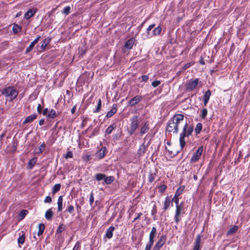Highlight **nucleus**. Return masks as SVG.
Instances as JSON below:
<instances>
[{
	"label": "nucleus",
	"instance_id": "1",
	"mask_svg": "<svg viewBox=\"0 0 250 250\" xmlns=\"http://www.w3.org/2000/svg\"><path fill=\"white\" fill-rule=\"evenodd\" d=\"M184 119V114H175L169 120L166 128L167 130L169 132L177 134L179 132V125Z\"/></svg>",
	"mask_w": 250,
	"mask_h": 250
},
{
	"label": "nucleus",
	"instance_id": "2",
	"mask_svg": "<svg viewBox=\"0 0 250 250\" xmlns=\"http://www.w3.org/2000/svg\"><path fill=\"white\" fill-rule=\"evenodd\" d=\"M194 130L193 126L186 123L180 134L179 143L181 149H183L186 146L185 138L192 135Z\"/></svg>",
	"mask_w": 250,
	"mask_h": 250
},
{
	"label": "nucleus",
	"instance_id": "3",
	"mask_svg": "<svg viewBox=\"0 0 250 250\" xmlns=\"http://www.w3.org/2000/svg\"><path fill=\"white\" fill-rule=\"evenodd\" d=\"M19 94V91L14 86H8L2 89L1 94L4 95L9 102L13 101L16 98Z\"/></svg>",
	"mask_w": 250,
	"mask_h": 250
},
{
	"label": "nucleus",
	"instance_id": "4",
	"mask_svg": "<svg viewBox=\"0 0 250 250\" xmlns=\"http://www.w3.org/2000/svg\"><path fill=\"white\" fill-rule=\"evenodd\" d=\"M130 126L128 129V133L130 135H132L139 127L140 122L138 115H133L130 118Z\"/></svg>",
	"mask_w": 250,
	"mask_h": 250
},
{
	"label": "nucleus",
	"instance_id": "5",
	"mask_svg": "<svg viewBox=\"0 0 250 250\" xmlns=\"http://www.w3.org/2000/svg\"><path fill=\"white\" fill-rule=\"evenodd\" d=\"M184 210L183 202L181 203L179 205L176 206V210L174 219L176 224L178 225L181 220V215L185 213Z\"/></svg>",
	"mask_w": 250,
	"mask_h": 250
},
{
	"label": "nucleus",
	"instance_id": "6",
	"mask_svg": "<svg viewBox=\"0 0 250 250\" xmlns=\"http://www.w3.org/2000/svg\"><path fill=\"white\" fill-rule=\"evenodd\" d=\"M203 146H200L197 150L193 154L191 157L190 162L191 163H194L197 162L201 158V156L203 152Z\"/></svg>",
	"mask_w": 250,
	"mask_h": 250
},
{
	"label": "nucleus",
	"instance_id": "7",
	"mask_svg": "<svg viewBox=\"0 0 250 250\" xmlns=\"http://www.w3.org/2000/svg\"><path fill=\"white\" fill-rule=\"evenodd\" d=\"M167 240V236L165 235H161L155 243L152 250H160L165 245Z\"/></svg>",
	"mask_w": 250,
	"mask_h": 250
},
{
	"label": "nucleus",
	"instance_id": "8",
	"mask_svg": "<svg viewBox=\"0 0 250 250\" xmlns=\"http://www.w3.org/2000/svg\"><path fill=\"white\" fill-rule=\"evenodd\" d=\"M199 83V79L196 78L195 79H191L187 84H186V89L187 90L191 91L194 90L198 84Z\"/></svg>",
	"mask_w": 250,
	"mask_h": 250
},
{
	"label": "nucleus",
	"instance_id": "9",
	"mask_svg": "<svg viewBox=\"0 0 250 250\" xmlns=\"http://www.w3.org/2000/svg\"><path fill=\"white\" fill-rule=\"evenodd\" d=\"M143 99V97L141 95H136L128 101V105L133 107L138 104Z\"/></svg>",
	"mask_w": 250,
	"mask_h": 250
},
{
	"label": "nucleus",
	"instance_id": "10",
	"mask_svg": "<svg viewBox=\"0 0 250 250\" xmlns=\"http://www.w3.org/2000/svg\"><path fill=\"white\" fill-rule=\"evenodd\" d=\"M51 39L49 37L45 38L42 42L41 45L40 46L38 51L40 52H42L45 51L46 46L50 42Z\"/></svg>",
	"mask_w": 250,
	"mask_h": 250
},
{
	"label": "nucleus",
	"instance_id": "11",
	"mask_svg": "<svg viewBox=\"0 0 250 250\" xmlns=\"http://www.w3.org/2000/svg\"><path fill=\"white\" fill-rule=\"evenodd\" d=\"M157 235V229L155 227H153L149 234L148 242L154 244L155 239Z\"/></svg>",
	"mask_w": 250,
	"mask_h": 250
},
{
	"label": "nucleus",
	"instance_id": "12",
	"mask_svg": "<svg viewBox=\"0 0 250 250\" xmlns=\"http://www.w3.org/2000/svg\"><path fill=\"white\" fill-rule=\"evenodd\" d=\"M148 147V144L146 145L145 143H144L143 144H142L138 151H137V154L139 157L143 156L145 153H146V150L147 149Z\"/></svg>",
	"mask_w": 250,
	"mask_h": 250
},
{
	"label": "nucleus",
	"instance_id": "13",
	"mask_svg": "<svg viewBox=\"0 0 250 250\" xmlns=\"http://www.w3.org/2000/svg\"><path fill=\"white\" fill-rule=\"evenodd\" d=\"M201 236L198 234L195 239L192 250H201Z\"/></svg>",
	"mask_w": 250,
	"mask_h": 250
},
{
	"label": "nucleus",
	"instance_id": "14",
	"mask_svg": "<svg viewBox=\"0 0 250 250\" xmlns=\"http://www.w3.org/2000/svg\"><path fill=\"white\" fill-rule=\"evenodd\" d=\"M149 124L148 122H145L143 125H142L140 130V134L141 135H143V134L147 133L149 129Z\"/></svg>",
	"mask_w": 250,
	"mask_h": 250
},
{
	"label": "nucleus",
	"instance_id": "15",
	"mask_svg": "<svg viewBox=\"0 0 250 250\" xmlns=\"http://www.w3.org/2000/svg\"><path fill=\"white\" fill-rule=\"evenodd\" d=\"M170 204L172 206H173V204L172 203H171L170 198L168 196H167V197H165L164 202L163 204V209H164V211H165L167 210L169 207H170Z\"/></svg>",
	"mask_w": 250,
	"mask_h": 250
},
{
	"label": "nucleus",
	"instance_id": "16",
	"mask_svg": "<svg viewBox=\"0 0 250 250\" xmlns=\"http://www.w3.org/2000/svg\"><path fill=\"white\" fill-rule=\"evenodd\" d=\"M107 150L105 147H102L96 153V156L99 159H103L106 154Z\"/></svg>",
	"mask_w": 250,
	"mask_h": 250
},
{
	"label": "nucleus",
	"instance_id": "17",
	"mask_svg": "<svg viewBox=\"0 0 250 250\" xmlns=\"http://www.w3.org/2000/svg\"><path fill=\"white\" fill-rule=\"evenodd\" d=\"M37 11V10L36 8L28 10L24 15V19L29 20L36 13Z\"/></svg>",
	"mask_w": 250,
	"mask_h": 250
},
{
	"label": "nucleus",
	"instance_id": "18",
	"mask_svg": "<svg viewBox=\"0 0 250 250\" xmlns=\"http://www.w3.org/2000/svg\"><path fill=\"white\" fill-rule=\"evenodd\" d=\"M117 104H113L112 108L107 113L105 117L107 118L111 117L117 112Z\"/></svg>",
	"mask_w": 250,
	"mask_h": 250
},
{
	"label": "nucleus",
	"instance_id": "19",
	"mask_svg": "<svg viewBox=\"0 0 250 250\" xmlns=\"http://www.w3.org/2000/svg\"><path fill=\"white\" fill-rule=\"evenodd\" d=\"M115 229V227L111 226L109 227V228L106 230L105 237L107 238L108 239H111L113 236V231Z\"/></svg>",
	"mask_w": 250,
	"mask_h": 250
},
{
	"label": "nucleus",
	"instance_id": "20",
	"mask_svg": "<svg viewBox=\"0 0 250 250\" xmlns=\"http://www.w3.org/2000/svg\"><path fill=\"white\" fill-rule=\"evenodd\" d=\"M19 237L18 239V243L20 246L21 245H23L24 243L25 240V234L24 231H21L19 233Z\"/></svg>",
	"mask_w": 250,
	"mask_h": 250
},
{
	"label": "nucleus",
	"instance_id": "21",
	"mask_svg": "<svg viewBox=\"0 0 250 250\" xmlns=\"http://www.w3.org/2000/svg\"><path fill=\"white\" fill-rule=\"evenodd\" d=\"M37 118V115L36 113L32 114V115L27 117L24 121L23 122V124L30 123Z\"/></svg>",
	"mask_w": 250,
	"mask_h": 250
},
{
	"label": "nucleus",
	"instance_id": "22",
	"mask_svg": "<svg viewBox=\"0 0 250 250\" xmlns=\"http://www.w3.org/2000/svg\"><path fill=\"white\" fill-rule=\"evenodd\" d=\"M211 94V93L210 90H208L204 93L203 95V102L205 106L208 103Z\"/></svg>",
	"mask_w": 250,
	"mask_h": 250
},
{
	"label": "nucleus",
	"instance_id": "23",
	"mask_svg": "<svg viewBox=\"0 0 250 250\" xmlns=\"http://www.w3.org/2000/svg\"><path fill=\"white\" fill-rule=\"evenodd\" d=\"M165 149L167 152V156L171 158L174 157L178 153V151L173 150L172 149H167L166 146L165 147Z\"/></svg>",
	"mask_w": 250,
	"mask_h": 250
},
{
	"label": "nucleus",
	"instance_id": "24",
	"mask_svg": "<svg viewBox=\"0 0 250 250\" xmlns=\"http://www.w3.org/2000/svg\"><path fill=\"white\" fill-rule=\"evenodd\" d=\"M135 39L133 38H132L126 42L125 44V47L128 49H130L132 48Z\"/></svg>",
	"mask_w": 250,
	"mask_h": 250
},
{
	"label": "nucleus",
	"instance_id": "25",
	"mask_svg": "<svg viewBox=\"0 0 250 250\" xmlns=\"http://www.w3.org/2000/svg\"><path fill=\"white\" fill-rule=\"evenodd\" d=\"M37 161V157H34L32 159H31L28 163L27 168L28 169H32L34 166H35V164L36 163Z\"/></svg>",
	"mask_w": 250,
	"mask_h": 250
},
{
	"label": "nucleus",
	"instance_id": "26",
	"mask_svg": "<svg viewBox=\"0 0 250 250\" xmlns=\"http://www.w3.org/2000/svg\"><path fill=\"white\" fill-rule=\"evenodd\" d=\"M63 196H60L58 199L57 204H58V211H62L63 209Z\"/></svg>",
	"mask_w": 250,
	"mask_h": 250
},
{
	"label": "nucleus",
	"instance_id": "27",
	"mask_svg": "<svg viewBox=\"0 0 250 250\" xmlns=\"http://www.w3.org/2000/svg\"><path fill=\"white\" fill-rule=\"evenodd\" d=\"M58 116V114L56 113V111L53 109H51L48 114L47 115V118L54 119L57 117Z\"/></svg>",
	"mask_w": 250,
	"mask_h": 250
},
{
	"label": "nucleus",
	"instance_id": "28",
	"mask_svg": "<svg viewBox=\"0 0 250 250\" xmlns=\"http://www.w3.org/2000/svg\"><path fill=\"white\" fill-rule=\"evenodd\" d=\"M53 215V212L51 208L48 209L45 213V217L46 219L48 221L52 220Z\"/></svg>",
	"mask_w": 250,
	"mask_h": 250
},
{
	"label": "nucleus",
	"instance_id": "29",
	"mask_svg": "<svg viewBox=\"0 0 250 250\" xmlns=\"http://www.w3.org/2000/svg\"><path fill=\"white\" fill-rule=\"evenodd\" d=\"M185 189V186L184 185L180 186L178 189L176 190L174 195L179 197L184 191Z\"/></svg>",
	"mask_w": 250,
	"mask_h": 250
},
{
	"label": "nucleus",
	"instance_id": "30",
	"mask_svg": "<svg viewBox=\"0 0 250 250\" xmlns=\"http://www.w3.org/2000/svg\"><path fill=\"white\" fill-rule=\"evenodd\" d=\"M203 128L202 124L200 123H198L197 124L195 128V135L197 136L200 133Z\"/></svg>",
	"mask_w": 250,
	"mask_h": 250
},
{
	"label": "nucleus",
	"instance_id": "31",
	"mask_svg": "<svg viewBox=\"0 0 250 250\" xmlns=\"http://www.w3.org/2000/svg\"><path fill=\"white\" fill-rule=\"evenodd\" d=\"M115 180V178L113 176H110L107 177L105 175V178H104V182L105 184L107 185L110 184L112 183Z\"/></svg>",
	"mask_w": 250,
	"mask_h": 250
},
{
	"label": "nucleus",
	"instance_id": "32",
	"mask_svg": "<svg viewBox=\"0 0 250 250\" xmlns=\"http://www.w3.org/2000/svg\"><path fill=\"white\" fill-rule=\"evenodd\" d=\"M162 31V27L161 26H158L154 29L152 31V35L153 36L159 35Z\"/></svg>",
	"mask_w": 250,
	"mask_h": 250
},
{
	"label": "nucleus",
	"instance_id": "33",
	"mask_svg": "<svg viewBox=\"0 0 250 250\" xmlns=\"http://www.w3.org/2000/svg\"><path fill=\"white\" fill-rule=\"evenodd\" d=\"M116 125L115 123H113L112 125H110L105 130V133L110 134L112 132L113 130L116 128Z\"/></svg>",
	"mask_w": 250,
	"mask_h": 250
},
{
	"label": "nucleus",
	"instance_id": "34",
	"mask_svg": "<svg viewBox=\"0 0 250 250\" xmlns=\"http://www.w3.org/2000/svg\"><path fill=\"white\" fill-rule=\"evenodd\" d=\"M21 30V27L17 24H14L12 28L13 32L17 34Z\"/></svg>",
	"mask_w": 250,
	"mask_h": 250
},
{
	"label": "nucleus",
	"instance_id": "35",
	"mask_svg": "<svg viewBox=\"0 0 250 250\" xmlns=\"http://www.w3.org/2000/svg\"><path fill=\"white\" fill-rule=\"evenodd\" d=\"M45 229V226L43 224H40L38 226V235L40 236L42 235Z\"/></svg>",
	"mask_w": 250,
	"mask_h": 250
},
{
	"label": "nucleus",
	"instance_id": "36",
	"mask_svg": "<svg viewBox=\"0 0 250 250\" xmlns=\"http://www.w3.org/2000/svg\"><path fill=\"white\" fill-rule=\"evenodd\" d=\"M95 178L98 181L104 180V178H105V175L103 173H97L95 175Z\"/></svg>",
	"mask_w": 250,
	"mask_h": 250
},
{
	"label": "nucleus",
	"instance_id": "37",
	"mask_svg": "<svg viewBox=\"0 0 250 250\" xmlns=\"http://www.w3.org/2000/svg\"><path fill=\"white\" fill-rule=\"evenodd\" d=\"M36 42V40H34L33 42H31L29 46L26 49V51H25L26 53H28L31 52L33 50L35 45L37 43V42Z\"/></svg>",
	"mask_w": 250,
	"mask_h": 250
},
{
	"label": "nucleus",
	"instance_id": "38",
	"mask_svg": "<svg viewBox=\"0 0 250 250\" xmlns=\"http://www.w3.org/2000/svg\"><path fill=\"white\" fill-rule=\"evenodd\" d=\"M61 188V184H55L52 188V193L53 194L60 190Z\"/></svg>",
	"mask_w": 250,
	"mask_h": 250
},
{
	"label": "nucleus",
	"instance_id": "39",
	"mask_svg": "<svg viewBox=\"0 0 250 250\" xmlns=\"http://www.w3.org/2000/svg\"><path fill=\"white\" fill-rule=\"evenodd\" d=\"M238 226L236 225L233 226L232 228H230L228 231L227 234L230 235L232 234L235 232H236L238 230Z\"/></svg>",
	"mask_w": 250,
	"mask_h": 250
},
{
	"label": "nucleus",
	"instance_id": "40",
	"mask_svg": "<svg viewBox=\"0 0 250 250\" xmlns=\"http://www.w3.org/2000/svg\"><path fill=\"white\" fill-rule=\"evenodd\" d=\"M65 225L63 224H60L56 231V234H59L61 233L65 229Z\"/></svg>",
	"mask_w": 250,
	"mask_h": 250
},
{
	"label": "nucleus",
	"instance_id": "41",
	"mask_svg": "<svg viewBox=\"0 0 250 250\" xmlns=\"http://www.w3.org/2000/svg\"><path fill=\"white\" fill-rule=\"evenodd\" d=\"M156 177V173L150 172L148 177V182L150 183H152Z\"/></svg>",
	"mask_w": 250,
	"mask_h": 250
},
{
	"label": "nucleus",
	"instance_id": "42",
	"mask_svg": "<svg viewBox=\"0 0 250 250\" xmlns=\"http://www.w3.org/2000/svg\"><path fill=\"white\" fill-rule=\"evenodd\" d=\"M102 107V101L101 99L98 100V104L96 108L94 110V113H98L100 111Z\"/></svg>",
	"mask_w": 250,
	"mask_h": 250
},
{
	"label": "nucleus",
	"instance_id": "43",
	"mask_svg": "<svg viewBox=\"0 0 250 250\" xmlns=\"http://www.w3.org/2000/svg\"><path fill=\"white\" fill-rule=\"evenodd\" d=\"M207 114H208V110L207 108H203L201 111V115H200V117L202 119H205L207 116Z\"/></svg>",
	"mask_w": 250,
	"mask_h": 250
},
{
	"label": "nucleus",
	"instance_id": "44",
	"mask_svg": "<svg viewBox=\"0 0 250 250\" xmlns=\"http://www.w3.org/2000/svg\"><path fill=\"white\" fill-rule=\"evenodd\" d=\"M157 206L155 204H154L153 206V207L152 208V209L151 210V215L152 216H153V219L154 220H156V214L157 213Z\"/></svg>",
	"mask_w": 250,
	"mask_h": 250
},
{
	"label": "nucleus",
	"instance_id": "45",
	"mask_svg": "<svg viewBox=\"0 0 250 250\" xmlns=\"http://www.w3.org/2000/svg\"><path fill=\"white\" fill-rule=\"evenodd\" d=\"M28 211L25 209H22L19 213V216L21 218V220H22L27 214Z\"/></svg>",
	"mask_w": 250,
	"mask_h": 250
},
{
	"label": "nucleus",
	"instance_id": "46",
	"mask_svg": "<svg viewBox=\"0 0 250 250\" xmlns=\"http://www.w3.org/2000/svg\"><path fill=\"white\" fill-rule=\"evenodd\" d=\"M71 11V8L69 6H66L64 8L63 10L62 11V13L65 15H68Z\"/></svg>",
	"mask_w": 250,
	"mask_h": 250
},
{
	"label": "nucleus",
	"instance_id": "47",
	"mask_svg": "<svg viewBox=\"0 0 250 250\" xmlns=\"http://www.w3.org/2000/svg\"><path fill=\"white\" fill-rule=\"evenodd\" d=\"M155 26V23H153L152 24H150V25H149V26L148 27V28H147V35H146V37L148 38H150L151 37L149 36V31L150 30H151Z\"/></svg>",
	"mask_w": 250,
	"mask_h": 250
},
{
	"label": "nucleus",
	"instance_id": "48",
	"mask_svg": "<svg viewBox=\"0 0 250 250\" xmlns=\"http://www.w3.org/2000/svg\"><path fill=\"white\" fill-rule=\"evenodd\" d=\"M141 82H146L149 79L148 75H143L138 79Z\"/></svg>",
	"mask_w": 250,
	"mask_h": 250
},
{
	"label": "nucleus",
	"instance_id": "49",
	"mask_svg": "<svg viewBox=\"0 0 250 250\" xmlns=\"http://www.w3.org/2000/svg\"><path fill=\"white\" fill-rule=\"evenodd\" d=\"M167 186L165 184L161 185L158 187V189L159 192L163 193L167 189Z\"/></svg>",
	"mask_w": 250,
	"mask_h": 250
},
{
	"label": "nucleus",
	"instance_id": "50",
	"mask_svg": "<svg viewBox=\"0 0 250 250\" xmlns=\"http://www.w3.org/2000/svg\"><path fill=\"white\" fill-rule=\"evenodd\" d=\"M74 211V207L72 205H69L68 206L67 208L66 209L65 211L69 212L70 214H72Z\"/></svg>",
	"mask_w": 250,
	"mask_h": 250
},
{
	"label": "nucleus",
	"instance_id": "51",
	"mask_svg": "<svg viewBox=\"0 0 250 250\" xmlns=\"http://www.w3.org/2000/svg\"><path fill=\"white\" fill-rule=\"evenodd\" d=\"M45 146L46 145L45 143H43L40 146L39 148V151L37 153L39 154L42 153L44 151Z\"/></svg>",
	"mask_w": 250,
	"mask_h": 250
},
{
	"label": "nucleus",
	"instance_id": "52",
	"mask_svg": "<svg viewBox=\"0 0 250 250\" xmlns=\"http://www.w3.org/2000/svg\"><path fill=\"white\" fill-rule=\"evenodd\" d=\"M172 202H174L176 206L179 205V197L176 195H174V197L172 198V200L171 201Z\"/></svg>",
	"mask_w": 250,
	"mask_h": 250
},
{
	"label": "nucleus",
	"instance_id": "53",
	"mask_svg": "<svg viewBox=\"0 0 250 250\" xmlns=\"http://www.w3.org/2000/svg\"><path fill=\"white\" fill-rule=\"evenodd\" d=\"M81 241H78L76 243V244H75V246H74L72 250H78L79 249H80V248H81Z\"/></svg>",
	"mask_w": 250,
	"mask_h": 250
},
{
	"label": "nucleus",
	"instance_id": "54",
	"mask_svg": "<svg viewBox=\"0 0 250 250\" xmlns=\"http://www.w3.org/2000/svg\"><path fill=\"white\" fill-rule=\"evenodd\" d=\"M73 154L72 152L71 151H68L66 153V154H65V155L64 156V158L66 159H68V158H73Z\"/></svg>",
	"mask_w": 250,
	"mask_h": 250
},
{
	"label": "nucleus",
	"instance_id": "55",
	"mask_svg": "<svg viewBox=\"0 0 250 250\" xmlns=\"http://www.w3.org/2000/svg\"><path fill=\"white\" fill-rule=\"evenodd\" d=\"M194 64V62H190L185 64L182 68L183 70H186L189 67H190L191 65Z\"/></svg>",
	"mask_w": 250,
	"mask_h": 250
},
{
	"label": "nucleus",
	"instance_id": "56",
	"mask_svg": "<svg viewBox=\"0 0 250 250\" xmlns=\"http://www.w3.org/2000/svg\"><path fill=\"white\" fill-rule=\"evenodd\" d=\"M94 198L93 193L92 192L90 194V198H89V204L91 206H92V205L94 203Z\"/></svg>",
	"mask_w": 250,
	"mask_h": 250
},
{
	"label": "nucleus",
	"instance_id": "57",
	"mask_svg": "<svg viewBox=\"0 0 250 250\" xmlns=\"http://www.w3.org/2000/svg\"><path fill=\"white\" fill-rule=\"evenodd\" d=\"M161 83V81H154L153 82H152V83H151V85L153 87H157L159 84H160Z\"/></svg>",
	"mask_w": 250,
	"mask_h": 250
},
{
	"label": "nucleus",
	"instance_id": "58",
	"mask_svg": "<svg viewBox=\"0 0 250 250\" xmlns=\"http://www.w3.org/2000/svg\"><path fill=\"white\" fill-rule=\"evenodd\" d=\"M153 244L148 242L145 247V250H151Z\"/></svg>",
	"mask_w": 250,
	"mask_h": 250
},
{
	"label": "nucleus",
	"instance_id": "59",
	"mask_svg": "<svg viewBox=\"0 0 250 250\" xmlns=\"http://www.w3.org/2000/svg\"><path fill=\"white\" fill-rule=\"evenodd\" d=\"M44 202L45 203H50L52 202V198L50 196H47L45 197Z\"/></svg>",
	"mask_w": 250,
	"mask_h": 250
},
{
	"label": "nucleus",
	"instance_id": "60",
	"mask_svg": "<svg viewBox=\"0 0 250 250\" xmlns=\"http://www.w3.org/2000/svg\"><path fill=\"white\" fill-rule=\"evenodd\" d=\"M37 112L39 114H41L42 112V107L41 104H38L37 108Z\"/></svg>",
	"mask_w": 250,
	"mask_h": 250
},
{
	"label": "nucleus",
	"instance_id": "61",
	"mask_svg": "<svg viewBox=\"0 0 250 250\" xmlns=\"http://www.w3.org/2000/svg\"><path fill=\"white\" fill-rule=\"evenodd\" d=\"M142 212H139L137 214H136V217L134 219L133 222H135L136 220H138L141 216L142 215Z\"/></svg>",
	"mask_w": 250,
	"mask_h": 250
},
{
	"label": "nucleus",
	"instance_id": "62",
	"mask_svg": "<svg viewBox=\"0 0 250 250\" xmlns=\"http://www.w3.org/2000/svg\"><path fill=\"white\" fill-rule=\"evenodd\" d=\"M87 118L86 117L82 121V125L83 127L84 126L86 125V123H87Z\"/></svg>",
	"mask_w": 250,
	"mask_h": 250
},
{
	"label": "nucleus",
	"instance_id": "63",
	"mask_svg": "<svg viewBox=\"0 0 250 250\" xmlns=\"http://www.w3.org/2000/svg\"><path fill=\"white\" fill-rule=\"evenodd\" d=\"M48 112V109L47 108H44L42 111V114L44 116H46L48 114L47 113Z\"/></svg>",
	"mask_w": 250,
	"mask_h": 250
},
{
	"label": "nucleus",
	"instance_id": "64",
	"mask_svg": "<svg viewBox=\"0 0 250 250\" xmlns=\"http://www.w3.org/2000/svg\"><path fill=\"white\" fill-rule=\"evenodd\" d=\"M199 62L202 65H204L205 64V61L204 60V58L202 56L200 57V59Z\"/></svg>",
	"mask_w": 250,
	"mask_h": 250
}]
</instances>
